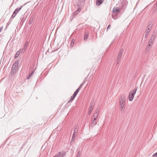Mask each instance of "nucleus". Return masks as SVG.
I'll return each mask as SVG.
<instances>
[{
  "mask_svg": "<svg viewBox=\"0 0 157 157\" xmlns=\"http://www.w3.org/2000/svg\"><path fill=\"white\" fill-rule=\"evenodd\" d=\"M119 99V106L122 112L124 111L125 107V96L124 94H122Z\"/></svg>",
  "mask_w": 157,
  "mask_h": 157,
  "instance_id": "obj_1",
  "label": "nucleus"
},
{
  "mask_svg": "<svg viewBox=\"0 0 157 157\" xmlns=\"http://www.w3.org/2000/svg\"><path fill=\"white\" fill-rule=\"evenodd\" d=\"M137 88L138 87H135L134 90L132 91V93L131 94V93L129 94V99L130 101H131L133 100L134 95L136 93Z\"/></svg>",
  "mask_w": 157,
  "mask_h": 157,
  "instance_id": "obj_2",
  "label": "nucleus"
},
{
  "mask_svg": "<svg viewBox=\"0 0 157 157\" xmlns=\"http://www.w3.org/2000/svg\"><path fill=\"white\" fill-rule=\"evenodd\" d=\"M126 2V1L125 3L126 4H122V3H121V5L119 7H118V8H119V10L121 13H122L124 12V10L126 8V5L127 3V2Z\"/></svg>",
  "mask_w": 157,
  "mask_h": 157,
  "instance_id": "obj_3",
  "label": "nucleus"
},
{
  "mask_svg": "<svg viewBox=\"0 0 157 157\" xmlns=\"http://www.w3.org/2000/svg\"><path fill=\"white\" fill-rule=\"evenodd\" d=\"M19 65L18 61H16L13 65L12 70L18 71V66Z\"/></svg>",
  "mask_w": 157,
  "mask_h": 157,
  "instance_id": "obj_4",
  "label": "nucleus"
},
{
  "mask_svg": "<svg viewBox=\"0 0 157 157\" xmlns=\"http://www.w3.org/2000/svg\"><path fill=\"white\" fill-rule=\"evenodd\" d=\"M85 5V1L84 0H78L77 2L76 6L77 7H82L84 6Z\"/></svg>",
  "mask_w": 157,
  "mask_h": 157,
  "instance_id": "obj_5",
  "label": "nucleus"
},
{
  "mask_svg": "<svg viewBox=\"0 0 157 157\" xmlns=\"http://www.w3.org/2000/svg\"><path fill=\"white\" fill-rule=\"evenodd\" d=\"M28 43H29L28 42H26L25 43L23 48L22 49H20V52H21L22 53H24L25 52L27 48Z\"/></svg>",
  "mask_w": 157,
  "mask_h": 157,
  "instance_id": "obj_6",
  "label": "nucleus"
},
{
  "mask_svg": "<svg viewBox=\"0 0 157 157\" xmlns=\"http://www.w3.org/2000/svg\"><path fill=\"white\" fill-rule=\"evenodd\" d=\"M18 72V71L11 69L10 75L11 76V78H13L17 74Z\"/></svg>",
  "mask_w": 157,
  "mask_h": 157,
  "instance_id": "obj_7",
  "label": "nucleus"
},
{
  "mask_svg": "<svg viewBox=\"0 0 157 157\" xmlns=\"http://www.w3.org/2000/svg\"><path fill=\"white\" fill-rule=\"evenodd\" d=\"M96 118H94L93 120L92 121L91 126V127H93L97 124V120Z\"/></svg>",
  "mask_w": 157,
  "mask_h": 157,
  "instance_id": "obj_8",
  "label": "nucleus"
},
{
  "mask_svg": "<svg viewBox=\"0 0 157 157\" xmlns=\"http://www.w3.org/2000/svg\"><path fill=\"white\" fill-rule=\"evenodd\" d=\"M113 13L118 12H119V13H121L119 10V8H118V7H114L113 10Z\"/></svg>",
  "mask_w": 157,
  "mask_h": 157,
  "instance_id": "obj_9",
  "label": "nucleus"
},
{
  "mask_svg": "<svg viewBox=\"0 0 157 157\" xmlns=\"http://www.w3.org/2000/svg\"><path fill=\"white\" fill-rule=\"evenodd\" d=\"M156 36V32L154 31L153 33H152L150 38L155 40Z\"/></svg>",
  "mask_w": 157,
  "mask_h": 157,
  "instance_id": "obj_10",
  "label": "nucleus"
},
{
  "mask_svg": "<svg viewBox=\"0 0 157 157\" xmlns=\"http://www.w3.org/2000/svg\"><path fill=\"white\" fill-rule=\"evenodd\" d=\"M89 32L88 31H86L84 33V40H87L88 37L89 35Z\"/></svg>",
  "mask_w": 157,
  "mask_h": 157,
  "instance_id": "obj_11",
  "label": "nucleus"
},
{
  "mask_svg": "<svg viewBox=\"0 0 157 157\" xmlns=\"http://www.w3.org/2000/svg\"><path fill=\"white\" fill-rule=\"evenodd\" d=\"M103 1L104 0H97L96 2L97 5L99 6L101 5Z\"/></svg>",
  "mask_w": 157,
  "mask_h": 157,
  "instance_id": "obj_12",
  "label": "nucleus"
},
{
  "mask_svg": "<svg viewBox=\"0 0 157 157\" xmlns=\"http://www.w3.org/2000/svg\"><path fill=\"white\" fill-rule=\"evenodd\" d=\"M99 112L98 109H96V112L94 113V118H96L97 119Z\"/></svg>",
  "mask_w": 157,
  "mask_h": 157,
  "instance_id": "obj_13",
  "label": "nucleus"
},
{
  "mask_svg": "<svg viewBox=\"0 0 157 157\" xmlns=\"http://www.w3.org/2000/svg\"><path fill=\"white\" fill-rule=\"evenodd\" d=\"M152 44H148H148L147 45L146 48V50L147 51L149 50L150 48L151 47Z\"/></svg>",
  "mask_w": 157,
  "mask_h": 157,
  "instance_id": "obj_14",
  "label": "nucleus"
},
{
  "mask_svg": "<svg viewBox=\"0 0 157 157\" xmlns=\"http://www.w3.org/2000/svg\"><path fill=\"white\" fill-rule=\"evenodd\" d=\"M152 27V26H151V25H148L147 27L146 31H148L149 32H150Z\"/></svg>",
  "mask_w": 157,
  "mask_h": 157,
  "instance_id": "obj_15",
  "label": "nucleus"
},
{
  "mask_svg": "<svg viewBox=\"0 0 157 157\" xmlns=\"http://www.w3.org/2000/svg\"><path fill=\"white\" fill-rule=\"evenodd\" d=\"M93 109V107L92 106H90V108L89 109V112H88V114L90 115V114L91 113Z\"/></svg>",
  "mask_w": 157,
  "mask_h": 157,
  "instance_id": "obj_16",
  "label": "nucleus"
},
{
  "mask_svg": "<svg viewBox=\"0 0 157 157\" xmlns=\"http://www.w3.org/2000/svg\"><path fill=\"white\" fill-rule=\"evenodd\" d=\"M150 32H149V31H146L145 32V33H144V38H146L147 39V36L149 34V33Z\"/></svg>",
  "mask_w": 157,
  "mask_h": 157,
  "instance_id": "obj_17",
  "label": "nucleus"
},
{
  "mask_svg": "<svg viewBox=\"0 0 157 157\" xmlns=\"http://www.w3.org/2000/svg\"><path fill=\"white\" fill-rule=\"evenodd\" d=\"M75 134L73 133L72 137V139L71 140V143H72V142H74L75 140Z\"/></svg>",
  "mask_w": 157,
  "mask_h": 157,
  "instance_id": "obj_18",
  "label": "nucleus"
},
{
  "mask_svg": "<svg viewBox=\"0 0 157 157\" xmlns=\"http://www.w3.org/2000/svg\"><path fill=\"white\" fill-rule=\"evenodd\" d=\"M34 18L33 17H31L29 20V24L31 25L33 21Z\"/></svg>",
  "mask_w": 157,
  "mask_h": 157,
  "instance_id": "obj_19",
  "label": "nucleus"
},
{
  "mask_svg": "<svg viewBox=\"0 0 157 157\" xmlns=\"http://www.w3.org/2000/svg\"><path fill=\"white\" fill-rule=\"evenodd\" d=\"M20 10V8L19 9L17 8L13 12V13H14V14L16 15L17 13L19 12Z\"/></svg>",
  "mask_w": 157,
  "mask_h": 157,
  "instance_id": "obj_20",
  "label": "nucleus"
},
{
  "mask_svg": "<svg viewBox=\"0 0 157 157\" xmlns=\"http://www.w3.org/2000/svg\"><path fill=\"white\" fill-rule=\"evenodd\" d=\"M20 55V51L18 50L17 52L16 53V54H15V56H14V58H17L19 55Z\"/></svg>",
  "mask_w": 157,
  "mask_h": 157,
  "instance_id": "obj_21",
  "label": "nucleus"
},
{
  "mask_svg": "<svg viewBox=\"0 0 157 157\" xmlns=\"http://www.w3.org/2000/svg\"><path fill=\"white\" fill-rule=\"evenodd\" d=\"M154 40L153 39H151L149 41L148 44H153L154 42Z\"/></svg>",
  "mask_w": 157,
  "mask_h": 157,
  "instance_id": "obj_22",
  "label": "nucleus"
},
{
  "mask_svg": "<svg viewBox=\"0 0 157 157\" xmlns=\"http://www.w3.org/2000/svg\"><path fill=\"white\" fill-rule=\"evenodd\" d=\"M121 59L120 58H117V59L116 60V62L117 64H118L119 63L120 61H121Z\"/></svg>",
  "mask_w": 157,
  "mask_h": 157,
  "instance_id": "obj_23",
  "label": "nucleus"
},
{
  "mask_svg": "<svg viewBox=\"0 0 157 157\" xmlns=\"http://www.w3.org/2000/svg\"><path fill=\"white\" fill-rule=\"evenodd\" d=\"M81 151H78V154L76 155V157H80L81 155Z\"/></svg>",
  "mask_w": 157,
  "mask_h": 157,
  "instance_id": "obj_24",
  "label": "nucleus"
},
{
  "mask_svg": "<svg viewBox=\"0 0 157 157\" xmlns=\"http://www.w3.org/2000/svg\"><path fill=\"white\" fill-rule=\"evenodd\" d=\"M78 130L77 128L76 127H75L74 128V132L73 133L75 134L76 133L78 132Z\"/></svg>",
  "mask_w": 157,
  "mask_h": 157,
  "instance_id": "obj_25",
  "label": "nucleus"
},
{
  "mask_svg": "<svg viewBox=\"0 0 157 157\" xmlns=\"http://www.w3.org/2000/svg\"><path fill=\"white\" fill-rule=\"evenodd\" d=\"M77 13H76L75 12H74L73 13V14H72V19L74 17H75V16L77 15Z\"/></svg>",
  "mask_w": 157,
  "mask_h": 157,
  "instance_id": "obj_26",
  "label": "nucleus"
},
{
  "mask_svg": "<svg viewBox=\"0 0 157 157\" xmlns=\"http://www.w3.org/2000/svg\"><path fill=\"white\" fill-rule=\"evenodd\" d=\"M34 71H33V72L32 73H30L29 74V75L28 76V77L26 78L28 79V78H29L30 77H31V75H33V73L34 72Z\"/></svg>",
  "mask_w": 157,
  "mask_h": 157,
  "instance_id": "obj_27",
  "label": "nucleus"
},
{
  "mask_svg": "<svg viewBox=\"0 0 157 157\" xmlns=\"http://www.w3.org/2000/svg\"><path fill=\"white\" fill-rule=\"evenodd\" d=\"M74 99L75 98H73L72 97H71L70 99L67 102L69 103L70 102H71L74 100Z\"/></svg>",
  "mask_w": 157,
  "mask_h": 157,
  "instance_id": "obj_28",
  "label": "nucleus"
},
{
  "mask_svg": "<svg viewBox=\"0 0 157 157\" xmlns=\"http://www.w3.org/2000/svg\"><path fill=\"white\" fill-rule=\"evenodd\" d=\"M75 40L73 39L71 42V46H73L75 42Z\"/></svg>",
  "mask_w": 157,
  "mask_h": 157,
  "instance_id": "obj_29",
  "label": "nucleus"
},
{
  "mask_svg": "<svg viewBox=\"0 0 157 157\" xmlns=\"http://www.w3.org/2000/svg\"><path fill=\"white\" fill-rule=\"evenodd\" d=\"M77 93H76V92H75L74 93V94H73L72 97L73 98H75V97L77 95Z\"/></svg>",
  "mask_w": 157,
  "mask_h": 157,
  "instance_id": "obj_30",
  "label": "nucleus"
},
{
  "mask_svg": "<svg viewBox=\"0 0 157 157\" xmlns=\"http://www.w3.org/2000/svg\"><path fill=\"white\" fill-rule=\"evenodd\" d=\"M123 49H121L120 50V51L119 52V54H122V53H123Z\"/></svg>",
  "mask_w": 157,
  "mask_h": 157,
  "instance_id": "obj_31",
  "label": "nucleus"
},
{
  "mask_svg": "<svg viewBox=\"0 0 157 157\" xmlns=\"http://www.w3.org/2000/svg\"><path fill=\"white\" fill-rule=\"evenodd\" d=\"M123 49H121L120 50V51L119 52V54H122V53H123Z\"/></svg>",
  "mask_w": 157,
  "mask_h": 157,
  "instance_id": "obj_32",
  "label": "nucleus"
},
{
  "mask_svg": "<svg viewBox=\"0 0 157 157\" xmlns=\"http://www.w3.org/2000/svg\"><path fill=\"white\" fill-rule=\"evenodd\" d=\"M122 55L119 53H118L117 58H118L121 59Z\"/></svg>",
  "mask_w": 157,
  "mask_h": 157,
  "instance_id": "obj_33",
  "label": "nucleus"
},
{
  "mask_svg": "<svg viewBox=\"0 0 157 157\" xmlns=\"http://www.w3.org/2000/svg\"><path fill=\"white\" fill-rule=\"evenodd\" d=\"M85 80H84L83 81V82L80 85V86L78 88H79V89H80L81 88V87H82V84L85 82Z\"/></svg>",
  "mask_w": 157,
  "mask_h": 157,
  "instance_id": "obj_34",
  "label": "nucleus"
},
{
  "mask_svg": "<svg viewBox=\"0 0 157 157\" xmlns=\"http://www.w3.org/2000/svg\"><path fill=\"white\" fill-rule=\"evenodd\" d=\"M153 157H157V152L154 154L153 155Z\"/></svg>",
  "mask_w": 157,
  "mask_h": 157,
  "instance_id": "obj_35",
  "label": "nucleus"
},
{
  "mask_svg": "<svg viewBox=\"0 0 157 157\" xmlns=\"http://www.w3.org/2000/svg\"><path fill=\"white\" fill-rule=\"evenodd\" d=\"M80 89H79V88H78L75 91V92H76V93H77L78 94V92H79V90Z\"/></svg>",
  "mask_w": 157,
  "mask_h": 157,
  "instance_id": "obj_36",
  "label": "nucleus"
},
{
  "mask_svg": "<svg viewBox=\"0 0 157 157\" xmlns=\"http://www.w3.org/2000/svg\"><path fill=\"white\" fill-rule=\"evenodd\" d=\"M82 8V7H78V8L77 10L79 12H80V11H81Z\"/></svg>",
  "mask_w": 157,
  "mask_h": 157,
  "instance_id": "obj_37",
  "label": "nucleus"
},
{
  "mask_svg": "<svg viewBox=\"0 0 157 157\" xmlns=\"http://www.w3.org/2000/svg\"><path fill=\"white\" fill-rule=\"evenodd\" d=\"M16 14H14V13H13V14H12V15L11 16V17H12V18L14 17H15V16H16Z\"/></svg>",
  "mask_w": 157,
  "mask_h": 157,
  "instance_id": "obj_38",
  "label": "nucleus"
},
{
  "mask_svg": "<svg viewBox=\"0 0 157 157\" xmlns=\"http://www.w3.org/2000/svg\"><path fill=\"white\" fill-rule=\"evenodd\" d=\"M24 20L22 19L21 20V21L20 22V24H23V23H24Z\"/></svg>",
  "mask_w": 157,
  "mask_h": 157,
  "instance_id": "obj_39",
  "label": "nucleus"
},
{
  "mask_svg": "<svg viewBox=\"0 0 157 157\" xmlns=\"http://www.w3.org/2000/svg\"><path fill=\"white\" fill-rule=\"evenodd\" d=\"M3 28V27L2 26L1 27V28H0V32H1L2 30V29Z\"/></svg>",
  "mask_w": 157,
  "mask_h": 157,
  "instance_id": "obj_40",
  "label": "nucleus"
},
{
  "mask_svg": "<svg viewBox=\"0 0 157 157\" xmlns=\"http://www.w3.org/2000/svg\"><path fill=\"white\" fill-rule=\"evenodd\" d=\"M111 26V25H109L107 27V30H108V29L110 28V26Z\"/></svg>",
  "mask_w": 157,
  "mask_h": 157,
  "instance_id": "obj_41",
  "label": "nucleus"
},
{
  "mask_svg": "<svg viewBox=\"0 0 157 157\" xmlns=\"http://www.w3.org/2000/svg\"><path fill=\"white\" fill-rule=\"evenodd\" d=\"M76 13H77L78 14V13H79L80 12H79L78 10H76L75 11Z\"/></svg>",
  "mask_w": 157,
  "mask_h": 157,
  "instance_id": "obj_42",
  "label": "nucleus"
},
{
  "mask_svg": "<svg viewBox=\"0 0 157 157\" xmlns=\"http://www.w3.org/2000/svg\"><path fill=\"white\" fill-rule=\"evenodd\" d=\"M76 13H77L78 14V13H79L80 12H79L78 10H76L75 11Z\"/></svg>",
  "mask_w": 157,
  "mask_h": 157,
  "instance_id": "obj_43",
  "label": "nucleus"
},
{
  "mask_svg": "<svg viewBox=\"0 0 157 157\" xmlns=\"http://www.w3.org/2000/svg\"><path fill=\"white\" fill-rule=\"evenodd\" d=\"M151 25V26H152V24L151 22H149L148 25Z\"/></svg>",
  "mask_w": 157,
  "mask_h": 157,
  "instance_id": "obj_44",
  "label": "nucleus"
},
{
  "mask_svg": "<svg viewBox=\"0 0 157 157\" xmlns=\"http://www.w3.org/2000/svg\"><path fill=\"white\" fill-rule=\"evenodd\" d=\"M18 27H17V31H18V29H19V28H20V27H19V28L18 29Z\"/></svg>",
  "mask_w": 157,
  "mask_h": 157,
  "instance_id": "obj_45",
  "label": "nucleus"
},
{
  "mask_svg": "<svg viewBox=\"0 0 157 157\" xmlns=\"http://www.w3.org/2000/svg\"><path fill=\"white\" fill-rule=\"evenodd\" d=\"M22 7H23L22 6H20V10L21 9V8H22Z\"/></svg>",
  "mask_w": 157,
  "mask_h": 157,
  "instance_id": "obj_46",
  "label": "nucleus"
},
{
  "mask_svg": "<svg viewBox=\"0 0 157 157\" xmlns=\"http://www.w3.org/2000/svg\"><path fill=\"white\" fill-rule=\"evenodd\" d=\"M112 17L113 18H114V17H113V15H112Z\"/></svg>",
  "mask_w": 157,
  "mask_h": 157,
  "instance_id": "obj_47",
  "label": "nucleus"
},
{
  "mask_svg": "<svg viewBox=\"0 0 157 157\" xmlns=\"http://www.w3.org/2000/svg\"><path fill=\"white\" fill-rule=\"evenodd\" d=\"M89 75H88V76H87V77L86 78H88V76H89Z\"/></svg>",
  "mask_w": 157,
  "mask_h": 157,
  "instance_id": "obj_48",
  "label": "nucleus"
},
{
  "mask_svg": "<svg viewBox=\"0 0 157 157\" xmlns=\"http://www.w3.org/2000/svg\"><path fill=\"white\" fill-rule=\"evenodd\" d=\"M156 6H157V1H156Z\"/></svg>",
  "mask_w": 157,
  "mask_h": 157,
  "instance_id": "obj_49",
  "label": "nucleus"
},
{
  "mask_svg": "<svg viewBox=\"0 0 157 157\" xmlns=\"http://www.w3.org/2000/svg\"><path fill=\"white\" fill-rule=\"evenodd\" d=\"M48 51H47V52L46 53V54L48 52Z\"/></svg>",
  "mask_w": 157,
  "mask_h": 157,
  "instance_id": "obj_50",
  "label": "nucleus"
},
{
  "mask_svg": "<svg viewBox=\"0 0 157 157\" xmlns=\"http://www.w3.org/2000/svg\"><path fill=\"white\" fill-rule=\"evenodd\" d=\"M54 52V51H52V52Z\"/></svg>",
  "mask_w": 157,
  "mask_h": 157,
  "instance_id": "obj_51",
  "label": "nucleus"
},
{
  "mask_svg": "<svg viewBox=\"0 0 157 157\" xmlns=\"http://www.w3.org/2000/svg\"><path fill=\"white\" fill-rule=\"evenodd\" d=\"M26 3H25V4H24V5H25L26 4Z\"/></svg>",
  "mask_w": 157,
  "mask_h": 157,
  "instance_id": "obj_52",
  "label": "nucleus"
},
{
  "mask_svg": "<svg viewBox=\"0 0 157 157\" xmlns=\"http://www.w3.org/2000/svg\"><path fill=\"white\" fill-rule=\"evenodd\" d=\"M91 75H90V77H91ZM90 77L89 78H90Z\"/></svg>",
  "mask_w": 157,
  "mask_h": 157,
  "instance_id": "obj_53",
  "label": "nucleus"
}]
</instances>
